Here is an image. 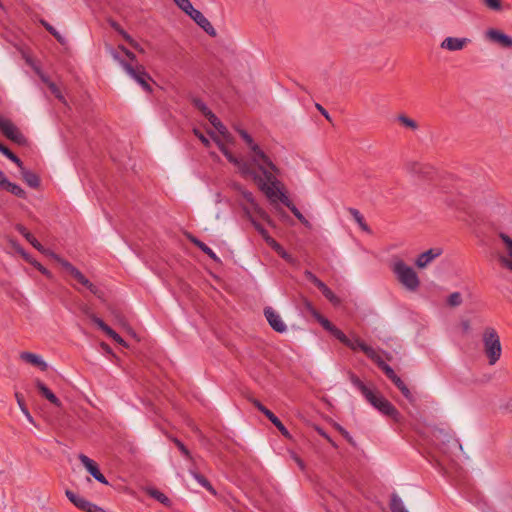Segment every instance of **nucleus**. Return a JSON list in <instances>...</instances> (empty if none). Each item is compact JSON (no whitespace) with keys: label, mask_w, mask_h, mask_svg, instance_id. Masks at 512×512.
Instances as JSON below:
<instances>
[{"label":"nucleus","mask_w":512,"mask_h":512,"mask_svg":"<svg viewBox=\"0 0 512 512\" xmlns=\"http://www.w3.org/2000/svg\"><path fill=\"white\" fill-rule=\"evenodd\" d=\"M242 135L249 147V161L237 160L227 154L237 172L243 178L253 181L273 205L282 202L300 222L303 221L305 218L303 214L289 201L281 189V183L277 179L280 169L248 135L245 133Z\"/></svg>","instance_id":"1"},{"label":"nucleus","mask_w":512,"mask_h":512,"mask_svg":"<svg viewBox=\"0 0 512 512\" xmlns=\"http://www.w3.org/2000/svg\"><path fill=\"white\" fill-rule=\"evenodd\" d=\"M105 49L111 58L123 68L127 75L134 79L145 91L150 92L152 90L149 84L151 77L142 65L136 64L133 66L131 63H128L127 60L120 55V50L113 48L109 44L105 45Z\"/></svg>","instance_id":"2"},{"label":"nucleus","mask_w":512,"mask_h":512,"mask_svg":"<svg viewBox=\"0 0 512 512\" xmlns=\"http://www.w3.org/2000/svg\"><path fill=\"white\" fill-rule=\"evenodd\" d=\"M236 131L238 132V134L240 135V137L242 138L244 144H245V155L243 157H238V156H235L233 153H231L227 147H226V144H233L234 143V138L233 136L229 133V131L227 130V128L225 127L223 131H220L219 133H215V132H209L211 138L213 139V141L217 144V146L219 147V149L221 150V152L224 154V156L227 158V160L232 163L230 161V159L228 158L227 154L231 155L232 157L236 158L237 160H242V161H249V147H248V144L246 143L242 133H245L246 135H248L262 150L263 148L259 145V143L247 132L245 131L244 129H241V128H236Z\"/></svg>","instance_id":"3"},{"label":"nucleus","mask_w":512,"mask_h":512,"mask_svg":"<svg viewBox=\"0 0 512 512\" xmlns=\"http://www.w3.org/2000/svg\"><path fill=\"white\" fill-rule=\"evenodd\" d=\"M398 282L409 291H416L420 286V279L417 272L402 259H395L392 264Z\"/></svg>","instance_id":"4"},{"label":"nucleus","mask_w":512,"mask_h":512,"mask_svg":"<svg viewBox=\"0 0 512 512\" xmlns=\"http://www.w3.org/2000/svg\"><path fill=\"white\" fill-rule=\"evenodd\" d=\"M244 211L245 213L247 214V216L249 217L250 221L252 222L253 226L255 227V229L260 233V235L263 237V239L265 240V242L280 256L282 257L285 261H287L288 263L292 264V265H297L298 264V261L296 258H294L291 254L287 253L283 247L277 243L267 232L266 229L263 228L262 225H260L259 223L256 222V220L254 219V216L253 214L257 215L253 210H251L250 208L248 207H244Z\"/></svg>","instance_id":"5"},{"label":"nucleus","mask_w":512,"mask_h":512,"mask_svg":"<svg viewBox=\"0 0 512 512\" xmlns=\"http://www.w3.org/2000/svg\"><path fill=\"white\" fill-rule=\"evenodd\" d=\"M483 344L489 364L494 365L501 357L502 347L497 331L492 327H487L483 333Z\"/></svg>","instance_id":"6"},{"label":"nucleus","mask_w":512,"mask_h":512,"mask_svg":"<svg viewBox=\"0 0 512 512\" xmlns=\"http://www.w3.org/2000/svg\"><path fill=\"white\" fill-rule=\"evenodd\" d=\"M57 261L64 271L70 275L78 284L82 285L83 287L87 288L91 293H93L98 298H102V292L93 284L91 283L82 272H80L76 267H74L71 263L68 261L62 259L57 255V258L54 259Z\"/></svg>","instance_id":"7"},{"label":"nucleus","mask_w":512,"mask_h":512,"mask_svg":"<svg viewBox=\"0 0 512 512\" xmlns=\"http://www.w3.org/2000/svg\"><path fill=\"white\" fill-rule=\"evenodd\" d=\"M232 187L242 196L243 200L246 202V204H243V208H250L257 214L258 217L266 221L269 225H273L269 215L257 204L253 194L250 191L246 190L239 183H233Z\"/></svg>","instance_id":"8"},{"label":"nucleus","mask_w":512,"mask_h":512,"mask_svg":"<svg viewBox=\"0 0 512 512\" xmlns=\"http://www.w3.org/2000/svg\"><path fill=\"white\" fill-rule=\"evenodd\" d=\"M308 307L311 310L315 319L323 326L324 329L329 331L334 337H336L344 345L348 346L351 349H355V343L353 342V340H350L341 330H339L337 327H335L328 319L324 318L316 310L311 308L309 304H308Z\"/></svg>","instance_id":"9"},{"label":"nucleus","mask_w":512,"mask_h":512,"mask_svg":"<svg viewBox=\"0 0 512 512\" xmlns=\"http://www.w3.org/2000/svg\"><path fill=\"white\" fill-rule=\"evenodd\" d=\"M366 400L384 415L391 417L395 421H400V414L397 409L381 395L372 392L371 396Z\"/></svg>","instance_id":"10"},{"label":"nucleus","mask_w":512,"mask_h":512,"mask_svg":"<svg viewBox=\"0 0 512 512\" xmlns=\"http://www.w3.org/2000/svg\"><path fill=\"white\" fill-rule=\"evenodd\" d=\"M484 39L502 48H512V37L496 28H489L484 33Z\"/></svg>","instance_id":"11"},{"label":"nucleus","mask_w":512,"mask_h":512,"mask_svg":"<svg viewBox=\"0 0 512 512\" xmlns=\"http://www.w3.org/2000/svg\"><path fill=\"white\" fill-rule=\"evenodd\" d=\"M471 40L466 37L448 36L440 43V48L448 52H457L464 50Z\"/></svg>","instance_id":"12"},{"label":"nucleus","mask_w":512,"mask_h":512,"mask_svg":"<svg viewBox=\"0 0 512 512\" xmlns=\"http://www.w3.org/2000/svg\"><path fill=\"white\" fill-rule=\"evenodd\" d=\"M65 494L67 498L79 509H82L86 512H105L101 507L70 490H66Z\"/></svg>","instance_id":"13"},{"label":"nucleus","mask_w":512,"mask_h":512,"mask_svg":"<svg viewBox=\"0 0 512 512\" xmlns=\"http://www.w3.org/2000/svg\"><path fill=\"white\" fill-rule=\"evenodd\" d=\"M0 131L10 140L20 144L24 141L23 135L8 119L0 117Z\"/></svg>","instance_id":"14"},{"label":"nucleus","mask_w":512,"mask_h":512,"mask_svg":"<svg viewBox=\"0 0 512 512\" xmlns=\"http://www.w3.org/2000/svg\"><path fill=\"white\" fill-rule=\"evenodd\" d=\"M16 229L18 230L19 233H21L23 235V237L35 248L37 249L40 253L50 257L51 259H55L57 258V254H55L54 252H52L51 250L49 249H46L43 245H41V243H39L37 241V239L21 224H18L16 226Z\"/></svg>","instance_id":"15"},{"label":"nucleus","mask_w":512,"mask_h":512,"mask_svg":"<svg viewBox=\"0 0 512 512\" xmlns=\"http://www.w3.org/2000/svg\"><path fill=\"white\" fill-rule=\"evenodd\" d=\"M353 342L355 343L354 350L360 349L361 351H363L367 357H369L372 361H374L378 365V367L380 369H382V371H384V367H389V365H387L382 360L380 355L371 346H368L363 341H361L359 338H355L353 340Z\"/></svg>","instance_id":"16"},{"label":"nucleus","mask_w":512,"mask_h":512,"mask_svg":"<svg viewBox=\"0 0 512 512\" xmlns=\"http://www.w3.org/2000/svg\"><path fill=\"white\" fill-rule=\"evenodd\" d=\"M264 315L269 323V325L277 332L283 333L286 331L287 326L282 320L279 313H277L273 308L266 307L264 310Z\"/></svg>","instance_id":"17"},{"label":"nucleus","mask_w":512,"mask_h":512,"mask_svg":"<svg viewBox=\"0 0 512 512\" xmlns=\"http://www.w3.org/2000/svg\"><path fill=\"white\" fill-rule=\"evenodd\" d=\"M441 254V248H431L418 256V258L415 261V265L419 269H425Z\"/></svg>","instance_id":"18"},{"label":"nucleus","mask_w":512,"mask_h":512,"mask_svg":"<svg viewBox=\"0 0 512 512\" xmlns=\"http://www.w3.org/2000/svg\"><path fill=\"white\" fill-rule=\"evenodd\" d=\"M79 460L84 465V467L87 469V471L99 482L103 484H108V481L104 477V475L99 471L96 463L91 460L89 457H87L84 454L79 455Z\"/></svg>","instance_id":"19"},{"label":"nucleus","mask_w":512,"mask_h":512,"mask_svg":"<svg viewBox=\"0 0 512 512\" xmlns=\"http://www.w3.org/2000/svg\"><path fill=\"white\" fill-rule=\"evenodd\" d=\"M189 16L210 36H216V30L210 21L198 10L194 9Z\"/></svg>","instance_id":"20"},{"label":"nucleus","mask_w":512,"mask_h":512,"mask_svg":"<svg viewBox=\"0 0 512 512\" xmlns=\"http://www.w3.org/2000/svg\"><path fill=\"white\" fill-rule=\"evenodd\" d=\"M499 237L502 240V242H503V244L505 246L507 255H508L507 257L506 256H500L499 260L502 263V265H504L508 269L512 270V238H510L505 233H500Z\"/></svg>","instance_id":"21"},{"label":"nucleus","mask_w":512,"mask_h":512,"mask_svg":"<svg viewBox=\"0 0 512 512\" xmlns=\"http://www.w3.org/2000/svg\"><path fill=\"white\" fill-rule=\"evenodd\" d=\"M0 185L18 197H21V198L26 197L25 191L20 186L9 182L1 170H0Z\"/></svg>","instance_id":"22"},{"label":"nucleus","mask_w":512,"mask_h":512,"mask_svg":"<svg viewBox=\"0 0 512 512\" xmlns=\"http://www.w3.org/2000/svg\"><path fill=\"white\" fill-rule=\"evenodd\" d=\"M21 359L32 364L38 366L41 370L45 371L47 369V363L37 354L31 352H23L20 355Z\"/></svg>","instance_id":"23"},{"label":"nucleus","mask_w":512,"mask_h":512,"mask_svg":"<svg viewBox=\"0 0 512 512\" xmlns=\"http://www.w3.org/2000/svg\"><path fill=\"white\" fill-rule=\"evenodd\" d=\"M20 168V173H21V176L23 178V180L30 186V187H33V188H36L39 186V183H40V180L38 178V176L36 174H34L33 172L31 171H28L26 170L24 167H23V164L21 165Z\"/></svg>","instance_id":"24"},{"label":"nucleus","mask_w":512,"mask_h":512,"mask_svg":"<svg viewBox=\"0 0 512 512\" xmlns=\"http://www.w3.org/2000/svg\"><path fill=\"white\" fill-rule=\"evenodd\" d=\"M36 386L39 390V392L51 403L59 406L60 401L59 399L40 381L36 382Z\"/></svg>","instance_id":"25"},{"label":"nucleus","mask_w":512,"mask_h":512,"mask_svg":"<svg viewBox=\"0 0 512 512\" xmlns=\"http://www.w3.org/2000/svg\"><path fill=\"white\" fill-rule=\"evenodd\" d=\"M190 474L194 477V479L204 488H206L209 492L216 495V491L211 486V484L208 482V480L200 475L199 473L195 472L192 468L189 469Z\"/></svg>","instance_id":"26"},{"label":"nucleus","mask_w":512,"mask_h":512,"mask_svg":"<svg viewBox=\"0 0 512 512\" xmlns=\"http://www.w3.org/2000/svg\"><path fill=\"white\" fill-rule=\"evenodd\" d=\"M350 379L352 384L361 391V393L366 399L371 396V393L373 391H371L366 385H364L363 382L358 377H356L355 375H351Z\"/></svg>","instance_id":"27"},{"label":"nucleus","mask_w":512,"mask_h":512,"mask_svg":"<svg viewBox=\"0 0 512 512\" xmlns=\"http://www.w3.org/2000/svg\"><path fill=\"white\" fill-rule=\"evenodd\" d=\"M40 76H41V79L43 80V82H45L47 84V86L49 87L51 93L57 99H59L61 102L65 103V99H64L60 89L56 86V84H54L53 82L49 81V79L46 78L44 75L40 74Z\"/></svg>","instance_id":"28"},{"label":"nucleus","mask_w":512,"mask_h":512,"mask_svg":"<svg viewBox=\"0 0 512 512\" xmlns=\"http://www.w3.org/2000/svg\"><path fill=\"white\" fill-rule=\"evenodd\" d=\"M397 120L398 122L410 129V130H417L418 129V124L415 120H413L412 118H409L408 116H406L405 114H400L398 117H397Z\"/></svg>","instance_id":"29"},{"label":"nucleus","mask_w":512,"mask_h":512,"mask_svg":"<svg viewBox=\"0 0 512 512\" xmlns=\"http://www.w3.org/2000/svg\"><path fill=\"white\" fill-rule=\"evenodd\" d=\"M390 508L392 512H408L407 509L404 507L402 500L396 494L392 495Z\"/></svg>","instance_id":"30"},{"label":"nucleus","mask_w":512,"mask_h":512,"mask_svg":"<svg viewBox=\"0 0 512 512\" xmlns=\"http://www.w3.org/2000/svg\"><path fill=\"white\" fill-rule=\"evenodd\" d=\"M8 243L13 252L20 254L26 261H30V255L14 239L9 238Z\"/></svg>","instance_id":"31"},{"label":"nucleus","mask_w":512,"mask_h":512,"mask_svg":"<svg viewBox=\"0 0 512 512\" xmlns=\"http://www.w3.org/2000/svg\"><path fill=\"white\" fill-rule=\"evenodd\" d=\"M147 493L151 497H153L156 500H158L159 502H161L162 504L169 505V499L160 491L153 489V488H149V489H147Z\"/></svg>","instance_id":"32"},{"label":"nucleus","mask_w":512,"mask_h":512,"mask_svg":"<svg viewBox=\"0 0 512 512\" xmlns=\"http://www.w3.org/2000/svg\"><path fill=\"white\" fill-rule=\"evenodd\" d=\"M205 117L217 130V133L224 130L225 126L221 123V121L211 111H209V113Z\"/></svg>","instance_id":"33"},{"label":"nucleus","mask_w":512,"mask_h":512,"mask_svg":"<svg viewBox=\"0 0 512 512\" xmlns=\"http://www.w3.org/2000/svg\"><path fill=\"white\" fill-rule=\"evenodd\" d=\"M175 4L184 11L187 15H189L195 8L193 7L190 0H173Z\"/></svg>","instance_id":"34"},{"label":"nucleus","mask_w":512,"mask_h":512,"mask_svg":"<svg viewBox=\"0 0 512 512\" xmlns=\"http://www.w3.org/2000/svg\"><path fill=\"white\" fill-rule=\"evenodd\" d=\"M0 152L3 153L6 157H8L11 161L16 163L18 165V167H21V165H22L21 160L15 154H13L7 147L2 145L1 143H0Z\"/></svg>","instance_id":"35"},{"label":"nucleus","mask_w":512,"mask_h":512,"mask_svg":"<svg viewBox=\"0 0 512 512\" xmlns=\"http://www.w3.org/2000/svg\"><path fill=\"white\" fill-rule=\"evenodd\" d=\"M447 303L449 306L451 307H457V306H460L461 303H462V296L459 292H454L452 293L448 299H447Z\"/></svg>","instance_id":"36"},{"label":"nucleus","mask_w":512,"mask_h":512,"mask_svg":"<svg viewBox=\"0 0 512 512\" xmlns=\"http://www.w3.org/2000/svg\"><path fill=\"white\" fill-rule=\"evenodd\" d=\"M321 292L334 305H338L340 303V299L327 286L321 289Z\"/></svg>","instance_id":"37"},{"label":"nucleus","mask_w":512,"mask_h":512,"mask_svg":"<svg viewBox=\"0 0 512 512\" xmlns=\"http://www.w3.org/2000/svg\"><path fill=\"white\" fill-rule=\"evenodd\" d=\"M118 49L128 58V60H129V61H127L128 63H131L133 66H135L136 64H139L136 59L135 54L132 53L131 51H129L128 49H126L123 45H119Z\"/></svg>","instance_id":"38"},{"label":"nucleus","mask_w":512,"mask_h":512,"mask_svg":"<svg viewBox=\"0 0 512 512\" xmlns=\"http://www.w3.org/2000/svg\"><path fill=\"white\" fill-rule=\"evenodd\" d=\"M41 24L49 31L61 44H64V38L46 21L41 20Z\"/></svg>","instance_id":"39"},{"label":"nucleus","mask_w":512,"mask_h":512,"mask_svg":"<svg viewBox=\"0 0 512 512\" xmlns=\"http://www.w3.org/2000/svg\"><path fill=\"white\" fill-rule=\"evenodd\" d=\"M484 4L493 11H501L503 4L501 0H483Z\"/></svg>","instance_id":"40"},{"label":"nucleus","mask_w":512,"mask_h":512,"mask_svg":"<svg viewBox=\"0 0 512 512\" xmlns=\"http://www.w3.org/2000/svg\"><path fill=\"white\" fill-rule=\"evenodd\" d=\"M306 278L312 282L315 286H317L320 290L323 289L326 285L318 279L313 273L310 271H305Z\"/></svg>","instance_id":"41"},{"label":"nucleus","mask_w":512,"mask_h":512,"mask_svg":"<svg viewBox=\"0 0 512 512\" xmlns=\"http://www.w3.org/2000/svg\"><path fill=\"white\" fill-rule=\"evenodd\" d=\"M385 375L397 386L402 380L395 374L393 369L389 367H384Z\"/></svg>","instance_id":"42"},{"label":"nucleus","mask_w":512,"mask_h":512,"mask_svg":"<svg viewBox=\"0 0 512 512\" xmlns=\"http://www.w3.org/2000/svg\"><path fill=\"white\" fill-rule=\"evenodd\" d=\"M173 442L176 444V446L179 448V450L185 457H187L189 460L193 459L191 453L182 442H180L177 438H174Z\"/></svg>","instance_id":"43"},{"label":"nucleus","mask_w":512,"mask_h":512,"mask_svg":"<svg viewBox=\"0 0 512 512\" xmlns=\"http://www.w3.org/2000/svg\"><path fill=\"white\" fill-rule=\"evenodd\" d=\"M193 104L204 116H206L210 111L200 99H193Z\"/></svg>","instance_id":"44"},{"label":"nucleus","mask_w":512,"mask_h":512,"mask_svg":"<svg viewBox=\"0 0 512 512\" xmlns=\"http://www.w3.org/2000/svg\"><path fill=\"white\" fill-rule=\"evenodd\" d=\"M205 254H207L211 259L214 261L219 262V258L217 255L205 244V243H199V247Z\"/></svg>","instance_id":"45"},{"label":"nucleus","mask_w":512,"mask_h":512,"mask_svg":"<svg viewBox=\"0 0 512 512\" xmlns=\"http://www.w3.org/2000/svg\"><path fill=\"white\" fill-rule=\"evenodd\" d=\"M30 264H32L35 268H37L42 274H44L47 277H51L50 271H48L44 266H42L38 261L34 260L30 256V261H28Z\"/></svg>","instance_id":"46"},{"label":"nucleus","mask_w":512,"mask_h":512,"mask_svg":"<svg viewBox=\"0 0 512 512\" xmlns=\"http://www.w3.org/2000/svg\"><path fill=\"white\" fill-rule=\"evenodd\" d=\"M91 320L102 330L104 331L106 334L109 333V330H111V328L106 325L100 318H98L96 315H94Z\"/></svg>","instance_id":"47"},{"label":"nucleus","mask_w":512,"mask_h":512,"mask_svg":"<svg viewBox=\"0 0 512 512\" xmlns=\"http://www.w3.org/2000/svg\"><path fill=\"white\" fill-rule=\"evenodd\" d=\"M91 320L102 330L104 331L106 334L109 333V330H111V328L106 325L100 318H98L96 315H94Z\"/></svg>","instance_id":"48"},{"label":"nucleus","mask_w":512,"mask_h":512,"mask_svg":"<svg viewBox=\"0 0 512 512\" xmlns=\"http://www.w3.org/2000/svg\"><path fill=\"white\" fill-rule=\"evenodd\" d=\"M348 211L357 224L361 223V221L364 220V217L357 209L350 208Z\"/></svg>","instance_id":"49"},{"label":"nucleus","mask_w":512,"mask_h":512,"mask_svg":"<svg viewBox=\"0 0 512 512\" xmlns=\"http://www.w3.org/2000/svg\"><path fill=\"white\" fill-rule=\"evenodd\" d=\"M107 335L109 337H111L113 340H115L117 343H119L120 345L127 347L126 342L114 330H112V329L109 330V333Z\"/></svg>","instance_id":"50"},{"label":"nucleus","mask_w":512,"mask_h":512,"mask_svg":"<svg viewBox=\"0 0 512 512\" xmlns=\"http://www.w3.org/2000/svg\"><path fill=\"white\" fill-rule=\"evenodd\" d=\"M397 388L402 392V394L407 398V399H411L412 395H411V392L410 390L408 389V387L404 384L403 381H401L400 383H398L397 385Z\"/></svg>","instance_id":"51"},{"label":"nucleus","mask_w":512,"mask_h":512,"mask_svg":"<svg viewBox=\"0 0 512 512\" xmlns=\"http://www.w3.org/2000/svg\"><path fill=\"white\" fill-rule=\"evenodd\" d=\"M397 388L402 392V394L407 398V399H411L412 395H411V392L410 390L408 389V387L404 384L403 381H401L400 383H398L397 385Z\"/></svg>","instance_id":"52"},{"label":"nucleus","mask_w":512,"mask_h":512,"mask_svg":"<svg viewBox=\"0 0 512 512\" xmlns=\"http://www.w3.org/2000/svg\"><path fill=\"white\" fill-rule=\"evenodd\" d=\"M15 397H16V400H17V403H18V405H19L20 410H21L22 412H23L24 410H27V407H26V405H25V403H24L23 396H22L20 393L16 392V393H15Z\"/></svg>","instance_id":"53"},{"label":"nucleus","mask_w":512,"mask_h":512,"mask_svg":"<svg viewBox=\"0 0 512 512\" xmlns=\"http://www.w3.org/2000/svg\"><path fill=\"white\" fill-rule=\"evenodd\" d=\"M194 134L199 138V140L205 145V146H209L210 145V141L207 137H205L200 131L198 130H194Z\"/></svg>","instance_id":"54"},{"label":"nucleus","mask_w":512,"mask_h":512,"mask_svg":"<svg viewBox=\"0 0 512 512\" xmlns=\"http://www.w3.org/2000/svg\"><path fill=\"white\" fill-rule=\"evenodd\" d=\"M124 39L135 49L143 51L142 48L128 34H124Z\"/></svg>","instance_id":"55"},{"label":"nucleus","mask_w":512,"mask_h":512,"mask_svg":"<svg viewBox=\"0 0 512 512\" xmlns=\"http://www.w3.org/2000/svg\"><path fill=\"white\" fill-rule=\"evenodd\" d=\"M80 309L90 319L95 315L88 305L83 304L80 306Z\"/></svg>","instance_id":"56"},{"label":"nucleus","mask_w":512,"mask_h":512,"mask_svg":"<svg viewBox=\"0 0 512 512\" xmlns=\"http://www.w3.org/2000/svg\"><path fill=\"white\" fill-rule=\"evenodd\" d=\"M335 428L349 441L352 442V437L349 435V433L340 425L336 424Z\"/></svg>","instance_id":"57"},{"label":"nucleus","mask_w":512,"mask_h":512,"mask_svg":"<svg viewBox=\"0 0 512 512\" xmlns=\"http://www.w3.org/2000/svg\"><path fill=\"white\" fill-rule=\"evenodd\" d=\"M273 424H275L276 422H278V418L269 410H265L264 413H263Z\"/></svg>","instance_id":"58"},{"label":"nucleus","mask_w":512,"mask_h":512,"mask_svg":"<svg viewBox=\"0 0 512 512\" xmlns=\"http://www.w3.org/2000/svg\"><path fill=\"white\" fill-rule=\"evenodd\" d=\"M315 107L327 120L331 121L330 115L320 104H316Z\"/></svg>","instance_id":"59"},{"label":"nucleus","mask_w":512,"mask_h":512,"mask_svg":"<svg viewBox=\"0 0 512 512\" xmlns=\"http://www.w3.org/2000/svg\"><path fill=\"white\" fill-rule=\"evenodd\" d=\"M292 459L297 463L301 470L305 469L304 462L296 454H292Z\"/></svg>","instance_id":"60"},{"label":"nucleus","mask_w":512,"mask_h":512,"mask_svg":"<svg viewBox=\"0 0 512 512\" xmlns=\"http://www.w3.org/2000/svg\"><path fill=\"white\" fill-rule=\"evenodd\" d=\"M253 405L259 410L261 411L262 413H264L265 410H267V408L265 406H263L258 400L256 399H252L251 400Z\"/></svg>","instance_id":"61"},{"label":"nucleus","mask_w":512,"mask_h":512,"mask_svg":"<svg viewBox=\"0 0 512 512\" xmlns=\"http://www.w3.org/2000/svg\"><path fill=\"white\" fill-rule=\"evenodd\" d=\"M111 26L119 33L121 34L123 37H124V34H127L124 30H122V28L116 23V22H111Z\"/></svg>","instance_id":"62"},{"label":"nucleus","mask_w":512,"mask_h":512,"mask_svg":"<svg viewBox=\"0 0 512 512\" xmlns=\"http://www.w3.org/2000/svg\"><path fill=\"white\" fill-rule=\"evenodd\" d=\"M408 169L411 172L416 173V172H418V164L417 163H409L408 164Z\"/></svg>","instance_id":"63"},{"label":"nucleus","mask_w":512,"mask_h":512,"mask_svg":"<svg viewBox=\"0 0 512 512\" xmlns=\"http://www.w3.org/2000/svg\"><path fill=\"white\" fill-rule=\"evenodd\" d=\"M359 227L365 231V232H370V228L368 227V225L365 223V220L361 221V223L358 224Z\"/></svg>","instance_id":"64"}]
</instances>
